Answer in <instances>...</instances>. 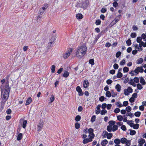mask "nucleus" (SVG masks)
<instances>
[{"label": "nucleus", "mask_w": 146, "mask_h": 146, "mask_svg": "<svg viewBox=\"0 0 146 146\" xmlns=\"http://www.w3.org/2000/svg\"><path fill=\"white\" fill-rule=\"evenodd\" d=\"M115 121H110L109 122V123L110 125H111V126H112V125H115L114 124H115Z\"/></svg>", "instance_id": "49"}, {"label": "nucleus", "mask_w": 146, "mask_h": 146, "mask_svg": "<svg viewBox=\"0 0 146 146\" xmlns=\"http://www.w3.org/2000/svg\"><path fill=\"white\" fill-rule=\"evenodd\" d=\"M75 127L76 129H78L80 127V124L78 123H76L75 124Z\"/></svg>", "instance_id": "47"}, {"label": "nucleus", "mask_w": 146, "mask_h": 146, "mask_svg": "<svg viewBox=\"0 0 146 146\" xmlns=\"http://www.w3.org/2000/svg\"><path fill=\"white\" fill-rule=\"evenodd\" d=\"M136 36V34L135 33H132L131 35V36L132 38H135Z\"/></svg>", "instance_id": "55"}, {"label": "nucleus", "mask_w": 146, "mask_h": 146, "mask_svg": "<svg viewBox=\"0 0 146 146\" xmlns=\"http://www.w3.org/2000/svg\"><path fill=\"white\" fill-rule=\"evenodd\" d=\"M47 9L46 7H43L42 8L40 9L39 10L40 14L42 15L43 13Z\"/></svg>", "instance_id": "14"}, {"label": "nucleus", "mask_w": 146, "mask_h": 146, "mask_svg": "<svg viewBox=\"0 0 146 146\" xmlns=\"http://www.w3.org/2000/svg\"><path fill=\"white\" fill-rule=\"evenodd\" d=\"M136 133V131L134 130H130V134L131 135H134Z\"/></svg>", "instance_id": "45"}, {"label": "nucleus", "mask_w": 146, "mask_h": 146, "mask_svg": "<svg viewBox=\"0 0 146 146\" xmlns=\"http://www.w3.org/2000/svg\"><path fill=\"white\" fill-rule=\"evenodd\" d=\"M89 63L91 64L92 65H93L94 64V61L93 59H91L89 61Z\"/></svg>", "instance_id": "62"}, {"label": "nucleus", "mask_w": 146, "mask_h": 146, "mask_svg": "<svg viewBox=\"0 0 146 146\" xmlns=\"http://www.w3.org/2000/svg\"><path fill=\"white\" fill-rule=\"evenodd\" d=\"M121 88V86L119 84H117L115 86V88L117 90V91L118 92L120 91Z\"/></svg>", "instance_id": "18"}, {"label": "nucleus", "mask_w": 146, "mask_h": 146, "mask_svg": "<svg viewBox=\"0 0 146 146\" xmlns=\"http://www.w3.org/2000/svg\"><path fill=\"white\" fill-rule=\"evenodd\" d=\"M107 112V111L106 110L103 109L102 110L101 112V115H104Z\"/></svg>", "instance_id": "42"}, {"label": "nucleus", "mask_w": 146, "mask_h": 146, "mask_svg": "<svg viewBox=\"0 0 146 146\" xmlns=\"http://www.w3.org/2000/svg\"><path fill=\"white\" fill-rule=\"evenodd\" d=\"M112 129V126L111 125H108L107 126V129L109 132L111 131Z\"/></svg>", "instance_id": "37"}, {"label": "nucleus", "mask_w": 146, "mask_h": 146, "mask_svg": "<svg viewBox=\"0 0 146 146\" xmlns=\"http://www.w3.org/2000/svg\"><path fill=\"white\" fill-rule=\"evenodd\" d=\"M142 38L141 37H137V41L138 43L141 42V40Z\"/></svg>", "instance_id": "54"}, {"label": "nucleus", "mask_w": 146, "mask_h": 146, "mask_svg": "<svg viewBox=\"0 0 146 146\" xmlns=\"http://www.w3.org/2000/svg\"><path fill=\"white\" fill-rule=\"evenodd\" d=\"M120 111V110L118 108H116L114 110V112L115 113H119Z\"/></svg>", "instance_id": "51"}, {"label": "nucleus", "mask_w": 146, "mask_h": 146, "mask_svg": "<svg viewBox=\"0 0 146 146\" xmlns=\"http://www.w3.org/2000/svg\"><path fill=\"white\" fill-rule=\"evenodd\" d=\"M128 104V101H124L123 103V104H122L123 106H127Z\"/></svg>", "instance_id": "53"}, {"label": "nucleus", "mask_w": 146, "mask_h": 146, "mask_svg": "<svg viewBox=\"0 0 146 146\" xmlns=\"http://www.w3.org/2000/svg\"><path fill=\"white\" fill-rule=\"evenodd\" d=\"M27 121L26 120H25L23 122V127L25 128L26 126L27 123Z\"/></svg>", "instance_id": "52"}, {"label": "nucleus", "mask_w": 146, "mask_h": 146, "mask_svg": "<svg viewBox=\"0 0 146 146\" xmlns=\"http://www.w3.org/2000/svg\"><path fill=\"white\" fill-rule=\"evenodd\" d=\"M141 113L139 111H137L134 113L135 115L137 117H139L141 115Z\"/></svg>", "instance_id": "38"}, {"label": "nucleus", "mask_w": 146, "mask_h": 146, "mask_svg": "<svg viewBox=\"0 0 146 146\" xmlns=\"http://www.w3.org/2000/svg\"><path fill=\"white\" fill-rule=\"evenodd\" d=\"M22 136L23 135L21 133H19L17 137V139L18 141L22 139Z\"/></svg>", "instance_id": "26"}, {"label": "nucleus", "mask_w": 146, "mask_h": 146, "mask_svg": "<svg viewBox=\"0 0 146 146\" xmlns=\"http://www.w3.org/2000/svg\"><path fill=\"white\" fill-rule=\"evenodd\" d=\"M76 90L78 92L79 96H82L84 94V93L82 92V90L79 86H78L76 88Z\"/></svg>", "instance_id": "8"}, {"label": "nucleus", "mask_w": 146, "mask_h": 146, "mask_svg": "<svg viewBox=\"0 0 146 146\" xmlns=\"http://www.w3.org/2000/svg\"><path fill=\"white\" fill-rule=\"evenodd\" d=\"M120 15H119L117 16L115 18V19L113 21H112L111 23L113 25L115 24L116 23L118 22L119 21V20L120 19Z\"/></svg>", "instance_id": "10"}, {"label": "nucleus", "mask_w": 146, "mask_h": 146, "mask_svg": "<svg viewBox=\"0 0 146 146\" xmlns=\"http://www.w3.org/2000/svg\"><path fill=\"white\" fill-rule=\"evenodd\" d=\"M143 60L142 58H140L137 61V64H139L142 63L143 62Z\"/></svg>", "instance_id": "27"}, {"label": "nucleus", "mask_w": 146, "mask_h": 146, "mask_svg": "<svg viewBox=\"0 0 146 146\" xmlns=\"http://www.w3.org/2000/svg\"><path fill=\"white\" fill-rule=\"evenodd\" d=\"M140 82L143 85H145L146 84L145 81L142 77L140 78Z\"/></svg>", "instance_id": "19"}, {"label": "nucleus", "mask_w": 146, "mask_h": 146, "mask_svg": "<svg viewBox=\"0 0 146 146\" xmlns=\"http://www.w3.org/2000/svg\"><path fill=\"white\" fill-rule=\"evenodd\" d=\"M54 39L52 38L50 40L49 42L48 43V46H53L54 42Z\"/></svg>", "instance_id": "15"}, {"label": "nucleus", "mask_w": 146, "mask_h": 146, "mask_svg": "<svg viewBox=\"0 0 146 146\" xmlns=\"http://www.w3.org/2000/svg\"><path fill=\"white\" fill-rule=\"evenodd\" d=\"M139 125L138 124H134L133 123V125L131 126V127H132L133 128L135 129H138L139 128Z\"/></svg>", "instance_id": "25"}, {"label": "nucleus", "mask_w": 146, "mask_h": 146, "mask_svg": "<svg viewBox=\"0 0 146 146\" xmlns=\"http://www.w3.org/2000/svg\"><path fill=\"white\" fill-rule=\"evenodd\" d=\"M89 83L87 80H84L83 83V86L84 88H87L89 86Z\"/></svg>", "instance_id": "12"}, {"label": "nucleus", "mask_w": 146, "mask_h": 146, "mask_svg": "<svg viewBox=\"0 0 146 146\" xmlns=\"http://www.w3.org/2000/svg\"><path fill=\"white\" fill-rule=\"evenodd\" d=\"M101 107H102V108L103 109L105 110V109L107 107V104L106 103L103 104L102 105V106H101Z\"/></svg>", "instance_id": "58"}, {"label": "nucleus", "mask_w": 146, "mask_h": 146, "mask_svg": "<svg viewBox=\"0 0 146 146\" xmlns=\"http://www.w3.org/2000/svg\"><path fill=\"white\" fill-rule=\"evenodd\" d=\"M139 146H142L143 144L145 143V140L143 138H141L138 140Z\"/></svg>", "instance_id": "11"}, {"label": "nucleus", "mask_w": 146, "mask_h": 146, "mask_svg": "<svg viewBox=\"0 0 146 146\" xmlns=\"http://www.w3.org/2000/svg\"><path fill=\"white\" fill-rule=\"evenodd\" d=\"M112 82V80L110 79H108L106 81V83L108 85L111 84Z\"/></svg>", "instance_id": "60"}, {"label": "nucleus", "mask_w": 146, "mask_h": 146, "mask_svg": "<svg viewBox=\"0 0 146 146\" xmlns=\"http://www.w3.org/2000/svg\"><path fill=\"white\" fill-rule=\"evenodd\" d=\"M121 143L122 144L125 143L126 145H129L131 142V141L129 140H127L125 138H122L121 139Z\"/></svg>", "instance_id": "6"}, {"label": "nucleus", "mask_w": 146, "mask_h": 146, "mask_svg": "<svg viewBox=\"0 0 146 146\" xmlns=\"http://www.w3.org/2000/svg\"><path fill=\"white\" fill-rule=\"evenodd\" d=\"M140 44L142 46H143L144 47H146V42L144 43L143 42H141Z\"/></svg>", "instance_id": "59"}, {"label": "nucleus", "mask_w": 146, "mask_h": 146, "mask_svg": "<svg viewBox=\"0 0 146 146\" xmlns=\"http://www.w3.org/2000/svg\"><path fill=\"white\" fill-rule=\"evenodd\" d=\"M129 84L132 85L134 87H135L136 85V84H135L134 83V82L133 81V80L132 79H131V80L130 81Z\"/></svg>", "instance_id": "32"}, {"label": "nucleus", "mask_w": 146, "mask_h": 146, "mask_svg": "<svg viewBox=\"0 0 146 146\" xmlns=\"http://www.w3.org/2000/svg\"><path fill=\"white\" fill-rule=\"evenodd\" d=\"M43 122L42 121H40L37 125V130L38 131L40 130L43 126Z\"/></svg>", "instance_id": "9"}, {"label": "nucleus", "mask_w": 146, "mask_h": 146, "mask_svg": "<svg viewBox=\"0 0 146 146\" xmlns=\"http://www.w3.org/2000/svg\"><path fill=\"white\" fill-rule=\"evenodd\" d=\"M32 101V99L31 97L29 98L27 100L25 105L27 106L31 104Z\"/></svg>", "instance_id": "16"}, {"label": "nucleus", "mask_w": 146, "mask_h": 146, "mask_svg": "<svg viewBox=\"0 0 146 146\" xmlns=\"http://www.w3.org/2000/svg\"><path fill=\"white\" fill-rule=\"evenodd\" d=\"M55 68L56 66L54 65H52L51 66V72L52 73H54L55 72Z\"/></svg>", "instance_id": "24"}, {"label": "nucleus", "mask_w": 146, "mask_h": 146, "mask_svg": "<svg viewBox=\"0 0 146 146\" xmlns=\"http://www.w3.org/2000/svg\"><path fill=\"white\" fill-rule=\"evenodd\" d=\"M117 1H114L113 3V5L114 7H116L118 5V3L117 2Z\"/></svg>", "instance_id": "56"}, {"label": "nucleus", "mask_w": 146, "mask_h": 146, "mask_svg": "<svg viewBox=\"0 0 146 146\" xmlns=\"http://www.w3.org/2000/svg\"><path fill=\"white\" fill-rule=\"evenodd\" d=\"M105 99V97L103 96H101L100 98H99V100L101 102H103Z\"/></svg>", "instance_id": "63"}, {"label": "nucleus", "mask_w": 146, "mask_h": 146, "mask_svg": "<svg viewBox=\"0 0 146 146\" xmlns=\"http://www.w3.org/2000/svg\"><path fill=\"white\" fill-rule=\"evenodd\" d=\"M108 143V141L106 139L103 140L101 143V144L102 146H105Z\"/></svg>", "instance_id": "17"}, {"label": "nucleus", "mask_w": 146, "mask_h": 146, "mask_svg": "<svg viewBox=\"0 0 146 146\" xmlns=\"http://www.w3.org/2000/svg\"><path fill=\"white\" fill-rule=\"evenodd\" d=\"M93 129L92 128H90L88 130L85 129V133H87L88 132L89 134L88 136V139H85L83 140V143L84 144H86L89 142H91L92 141V139L94 138V135L93 133Z\"/></svg>", "instance_id": "3"}, {"label": "nucleus", "mask_w": 146, "mask_h": 146, "mask_svg": "<svg viewBox=\"0 0 146 146\" xmlns=\"http://www.w3.org/2000/svg\"><path fill=\"white\" fill-rule=\"evenodd\" d=\"M103 136L104 137H106L108 135V133L106 131H103Z\"/></svg>", "instance_id": "48"}, {"label": "nucleus", "mask_w": 146, "mask_h": 146, "mask_svg": "<svg viewBox=\"0 0 146 146\" xmlns=\"http://www.w3.org/2000/svg\"><path fill=\"white\" fill-rule=\"evenodd\" d=\"M137 97V94L136 93H134L132 95V97L134 98H136Z\"/></svg>", "instance_id": "64"}, {"label": "nucleus", "mask_w": 146, "mask_h": 146, "mask_svg": "<svg viewBox=\"0 0 146 146\" xmlns=\"http://www.w3.org/2000/svg\"><path fill=\"white\" fill-rule=\"evenodd\" d=\"M117 106L119 108H121L123 106L122 104L119 102H118L116 104Z\"/></svg>", "instance_id": "40"}, {"label": "nucleus", "mask_w": 146, "mask_h": 146, "mask_svg": "<svg viewBox=\"0 0 146 146\" xmlns=\"http://www.w3.org/2000/svg\"><path fill=\"white\" fill-rule=\"evenodd\" d=\"M126 110L127 111L129 112L131 110V108L130 106H127L126 108Z\"/></svg>", "instance_id": "57"}, {"label": "nucleus", "mask_w": 146, "mask_h": 146, "mask_svg": "<svg viewBox=\"0 0 146 146\" xmlns=\"http://www.w3.org/2000/svg\"><path fill=\"white\" fill-rule=\"evenodd\" d=\"M113 136V135L111 133H109L108 135L106 137L107 138V139H110L111 137H112Z\"/></svg>", "instance_id": "43"}, {"label": "nucleus", "mask_w": 146, "mask_h": 146, "mask_svg": "<svg viewBox=\"0 0 146 146\" xmlns=\"http://www.w3.org/2000/svg\"><path fill=\"white\" fill-rule=\"evenodd\" d=\"M69 72L66 71H65L62 75V76L66 78L69 75Z\"/></svg>", "instance_id": "21"}, {"label": "nucleus", "mask_w": 146, "mask_h": 146, "mask_svg": "<svg viewBox=\"0 0 146 146\" xmlns=\"http://www.w3.org/2000/svg\"><path fill=\"white\" fill-rule=\"evenodd\" d=\"M134 82H135L136 83H138L139 82V78L137 77H135L133 79Z\"/></svg>", "instance_id": "46"}, {"label": "nucleus", "mask_w": 146, "mask_h": 146, "mask_svg": "<svg viewBox=\"0 0 146 146\" xmlns=\"http://www.w3.org/2000/svg\"><path fill=\"white\" fill-rule=\"evenodd\" d=\"M123 70L124 72H127L129 70V68L127 67H124L123 68Z\"/></svg>", "instance_id": "33"}, {"label": "nucleus", "mask_w": 146, "mask_h": 146, "mask_svg": "<svg viewBox=\"0 0 146 146\" xmlns=\"http://www.w3.org/2000/svg\"><path fill=\"white\" fill-rule=\"evenodd\" d=\"M142 84L138 83L137 85V87L138 89L141 90L143 89V87Z\"/></svg>", "instance_id": "20"}, {"label": "nucleus", "mask_w": 146, "mask_h": 146, "mask_svg": "<svg viewBox=\"0 0 146 146\" xmlns=\"http://www.w3.org/2000/svg\"><path fill=\"white\" fill-rule=\"evenodd\" d=\"M143 69L142 67H138L137 68L134 70V72L138 74L139 72H143Z\"/></svg>", "instance_id": "7"}, {"label": "nucleus", "mask_w": 146, "mask_h": 146, "mask_svg": "<svg viewBox=\"0 0 146 146\" xmlns=\"http://www.w3.org/2000/svg\"><path fill=\"white\" fill-rule=\"evenodd\" d=\"M5 80L3 79L1 81L2 84L0 87L1 95L3 96V98L6 100L8 98L10 92V88L9 84L5 82Z\"/></svg>", "instance_id": "1"}, {"label": "nucleus", "mask_w": 146, "mask_h": 146, "mask_svg": "<svg viewBox=\"0 0 146 146\" xmlns=\"http://www.w3.org/2000/svg\"><path fill=\"white\" fill-rule=\"evenodd\" d=\"M125 64V60L124 59L122 60L120 62L121 65H124Z\"/></svg>", "instance_id": "44"}, {"label": "nucleus", "mask_w": 146, "mask_h": 146, "mask_svg": "<svg viewBox=\"0 0 146 146\" xmlns=\"http://www.w3.org/2000/svg\"><path fill=\"white\" fill-rule=\"evenodd\" d=\"M142 38H143L144 41H146V35L145 34H142L141 36Z\"/></svg>", "instance_id": "35"}, {"label": "nucleus", "mask_w": 146, "mask_h": 146, "mask_svg": "<svg viewBox=\"0 0 146 146\" xmlns=\"http://www.w3.org/2000/svg\"><path fill=\"white\" fill-rule=\"evenodd\" d=\"M81 118V117L79 115H78L76 116L75 117V119L76 121H78L80 120Z\"/></svg>", "instance_id": "39"}, {"label": "nucleus", "mask_w": 146, "mask_h": 146, "mask_svg": "<svg viewBox=\"0 0 146 146\" xmlns=\"http://www.w3.org/2000/svg\"><path fill=\"white\" fill-rule=\"evenodd\" d=\"M106 11V9L105 8H104V7H103L101 10V12L102 13H105Z\"/></svg>", "instance_id": "61"}, {"label": "nucleus", "mask_w": 146, "mask_h": 146, "mask_svg": "<svg viewBox=\"0 0 146 146\" xmlns=\"http://www.w3.org/2000/svg\"><path fill=\"white\" fill-rule=\"evenodd\" d=\"M112 128L113 131H114L117 129V126L116 125H114L112 127Z\"/></svg>", "instance_id": "31"}, {"label": "nucleus", "mask_w": 146, "mask_h": 146, "mask_svg": "<svg viewBox=\"0 0 146 146\" xmlns=\"http://www.w3.org/2000/svg\"><path fill=\"white\" fill-rule=\"evenodd\" d=\"M101 107V105L99 104L96 107L97 110H96V113L97 114H99L100 112V108Z\"/></svg>", "instance_id": "13"}, {"label": "nucleus", "mask_w": 146, "mask_h": 146, "mask_svg": "<svg viewBox=\"0 0 146 146\" xmlns=\"http://www.w3.org/2000/svg\"><path fill=\"white\" fill-rule=\"evenodd\" d=\"M124 93L125 95H128L130 93H132L133 92V89L130 87H128L127 89L124 90Z\"/></svg>", "instance_id": "5"}, {"label": "nucleus", "mask_w": 146, "mask_h": 146, "mask_svg": "<svg viewBox=\"0 0 146 146\" xmlns=\"http://www.w3.org/2000/svg\"><path fill=\"white\" fill-rule=\"evenodd\" d=\"M106 96L107 97L110 98L111 97V95L110 92L108 91L106 92Z\"/></svg>", "instance_id": "28"}, {"label": "nucleus", "mask_w": 146, "mask_h": 146, "mask_svg": "<svg viewBox=\"0 0 146 146\" xmlns=\"http://www.w3.org/2000/svg\"><path fill=\"white\" fill-rule=\"evenodd\" d=\"M126 43L128 46L130 45L131 43V40L129 39H128L126 41Z\"/></svg>", "instance_id": "41"}, {"label": "nucleus", "mask_w": 146, "mask_h": 146, "mask_svg": "<svg viewBox=\"0 0 146 146\" xmlns=\"http://www.w3.org/2000/svg\"><path fill=\"white\" fill-rule=\"evenodd\" d=\"M73 49L72 48H70L66 52L64 53L63 55V57L65 58H67L70 56V54L72 52Z\"/></svg>", "instance_id": "4"}, {"label": "nucleus", "mask_w": 146, "mask_h": 146, "mask_svg": "<svg viewBox=\"0 0 146 146\" xmlns=\"http://www.w3.org/2000/svg\"><path fill=\"white\" fill-rule=\"evenodd\" d=\"M87 48L86 44H83L79 46L77 48L76 56L79 58H82L86 54Z\"/></svg>", "instance_id": "2"}, {"label": "nucleus", "mask_w": 146, "mask_h": 146, "mask_svg": "<svg viewBox=\"0 0 146 146\" xmlns=\"http://www.w3.org/2000/svg\"><path fill=\"white\" fill-rule=\"evenodd\" d=\"M96 117L95 115H93L91 117V121L92 122H94L95 120Z\"/></svg>", "instance_id": "50"}, {"label": "nucleus", "mask_w": 146, "mask_h": 146, "mask_svg": "<svg viewBox=\"0 0 146 146\" xmlns=\"http://www.w3.org/2000/svg\"><path fill=\"white\" fill-rule=\"evenodd\" d=\"M114 142L115 144L118 145L121 142V139H115L114 140Z\"/></svg>", "instance_id": "23"}, {"label": "nucleus", "mask_w": 146, "mask_h": 146, "mask_svg": "<svg viewBox=\"0 0 146 146\" xmlns=\"http://www.w3.org/2000/svg\"><path fill=\"white\" fill-rule=\"evenodd\" d=\"M76 17L78 19H81L83 18L82 14L79 13L76 14Z\"/></svg>", "instance_id": "22"}, {"label": "nucleus", "mask_w": 146, "mask_h": 146, "mask_svg": "<svg viewBox=\"0 0 146 146\" xmlns=\"http://www.w3.org/2000/svg\"><path fill=\"white\" fill-rule=\"evenodd\" d=\"M126 122L131 127L133 125V123L132 122V121L127 120Z\"/></svg>", "instance_id": "36"}, {"label": "nucleus", "mask_w": 146, "mask_h": 146, "mask_svg": "<svg viewBox=\"0 0 146 146\" xmlns=\"http://www.w3.org/2000/svg\"><path fill=\"white\" fill-rule=\"evenodd\" d=\"M54 99L55 98L54 96L52 95L50 99V102L52 103L53 102L54 100Z\"/></svg>", "instance_id": "29"}, {"label": "nucleus", "mask_w": 146, "mask_h": 146, "mask_svg": "<svg viewBox=\"0 0 146 146\" xmlns=\"http://www.w3.org/2000/svg\"><path fill=\"white\" fill-rule=\"evenodd\" d=\"M117 119L119 121H121L123 119V116L121 115H118L117 116Z\"/></svg>", "instance_id": "30"}, {"label": "nucleus", "mask_w": 146, "mask_h": 146, "mask_svg": "<svg viewBox=\"0 0 146 146\" xmlns=\"http://www.w3.org/2000/svg\"><path fill=\"white\" fill-rule=\"evenodd\" d=\"M122 74L121 72H118V73L117 74V78H121L122 76Z\"/></svg>", "instance_id": "34"}]
</instances>
